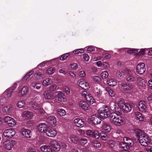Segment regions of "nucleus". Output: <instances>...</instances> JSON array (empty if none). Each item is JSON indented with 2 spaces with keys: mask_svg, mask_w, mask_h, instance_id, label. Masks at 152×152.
Wrapping results in <instances>:
<instances>
[{
  "mask_svg": "<svg viewBox=\"0 0 152 152\" xmlns=\"http://www.w3.org/2000/svg\"><path fill=\"white\" fill-rule=\"evenodd\" d=\"M40 149L43 152H53L51 145H43L40 147Z\"/></svg>",
  "mask_w": 152,
  "mask_h": 152,
  "instance_id": "nucleus-24",
  "label": "nucleus"
},
{
  "mask_svg": "<svg viewBox=\"0 0 152 152\" xmlns=\"http://www.w3.org/2000/svg\"><path fill=\"white\" fill-rule=\"evenodd\" d=\"M138 108L140 111L146 112L147 111V107L145 102L143 100L140 101L138 104Z\"/></svg>",
  "mask_w": 152,
  "mask_h": 152,
  "instance_id": "nucleus-17",
  "label": "nucleus"
},
{
  "mask_svg": "<svg viewBox=\"0 0 152 152\" xmlns=\"http://www.w3.org/2000/svg\"><path fill=\"white\" fill-rule=\"evenodd\" d=\"M148 139H149V137L146 135L142 138H140L138 140L142 145L147 146H148Z\"/></svg>",
  "mask_w": 152,
  "mask_h": 152,
  "instance_id": "nucleus-21",
  "label": "nucleus"
},
{
  "mask_svg": "<svg viewBox=\"0 0 152 152\" xmlns=\"http://www.w3.org/2000/svg\"><path fill=\"white\" fill-rule=\"evenodd\" d=\"M115 106L114 107L115 111L119 114H121L123 113H128L131 110V105L128 103H126L124 99H119L115 103Z\"/></svg>",
  "mask_w": 152,
  "mask_h": 152,
  "instance_id": "nucleus-1",
  "label": "nucleus"
},
{
  "mask_svg": "<svg viewBox=\"0 0 152 152\" xmlns=\"http://www.w3.org/2000/svg\"><path fill=\"white\" fill-rule=\"evenodd\" d=\"M109 74L107 72L104 71L102 72L101 74V76L103 78L105 79L107 77Z\"/></svg>",
  "mask_w": 152,
  "mask_h": 152,
  "instance_id": "nucleus-49",
  "label": "nucleus"
},
{
  "mask_svg": "<svg viewBox=\"0 0 152 152\" xmlns=\"http://www.w3.org/2000/svg\"><path fill=\"white\" fill-rule=\"evenodd\" d=\"M43 95L46 99L53 100L54 98L53 94L49 90L45 91Z\"/></svg>",
  "mask_w": 152,
  "mask_h": 152,
  "instance_id": "nucleus-18",
  "label": "nucleus"
},
{
  "mask_svg": "<svg viewBox=\"0 0 152 152\" xmlns=\"http://www.w3.org/2000/svg\"><path fill=\"white\" fill-rule=\"evenodd\" d=\"M52 82V80L51 78H47L43 80L42 84L43 86L46 87L50 85Z\"/></svg>",
  "mask_w": 152,
  "mask_h": 152,
  "instance_id": "nucleus-31",
  "label": "nucleus"
},
{
  "mask_svg": "<svg viewBox=\"0 0 152 152\" xmlns=\"http://www.w3.org/2000/svg\"><path fill=\"white\" fill-rule=\"evenodd\" d=\"M88 123L91 125H95L100 124L101 119L96 115H92L90 118L88 120Z\"/></svg>",
  "mask_w": 152,
  "mask_h": 152,
  "instance_id": "nucleus-5",
  "label": "nucleus"
},
{
  "mask_svg": "<svg viewBox=\"0 0 152 152\" xmlns=\"http://www.w3.org/2000/svg\"><path fill=\"white\" fill-rule=\"evenodd\" d=\"M6 97L3 96V94L0 96V102L3 103L5 102Z\"/></svg>",
  "mask_w": 152,
  "mask_h": 152,
  "instance_id": "nucleus-61",
  "label": "nucleus"
},
{
  "mask_svg": "<svg viewBox=\"0 0 152 152\" xmlns=\"http://www.w3.org/2000/svg\"><path fill=\"white\" fill-rule=\"evenodd\" d=\"M49 126L45 123L39 124L38 126L39 131L41 132L45 133Z\"/></svg>",
  "mask_w": 152,
  "mask_h": 152,
  "instance_id": "nucleus-20",
  "label": "nucleus"
},
{
  "mask_svg": "<svg viewBox=\"0 0 152 152\" xmlns=\"http://www.w3.org/2000/svg\"><path fill=\"white\" fill-rule=\"evenodd\" d=\"M91 143L94 147L97 148L101 146V144L97 141L93 140L91 141Z\"/></svg>",
  "mask_w": 152,
  "mask_h": 152,
  "instance_id": "nucleus-37",
  "label": "nucleus"
},
{
  "mask_svg": "<svg viewBox=\"0 0 152 152\" xmlns=\"http://www.w3.org/2000/svg\"><path fill=\"white\" fill-rule=\"evenodd\" d=\"M120 85L121 88L124 91L131 92L133 91L134 88L132 85L131 84L121 82Z\"/></svg>",
  "mask_w": 152,
  "mask_h": 152,
  "instance_id": "nucleus-8",
  "label": "nucleus"
},
{
  "mask_svg": "<svg viewBox=\"0 0 152 152\" xmlns=\"http://www.w3.org/2000/svg\"><path fill=\"white\" fill-rule=\"evenodd\" d=\"M79 143L82 145H84L88 142L87 140L85 138H81L79 140Z\"/></svg>",
  "mask_w": 152,
  "mask_h": 152,
  "instance_id": "nucleus-48",
  "label": "nucleus"
},
{
  "mask_svg": "<svg viewBox=\"0 0 152 152\" xmlns=\"http://www.w3.org/2000/svg\"><path fill=\"white\" fill-rule=\"evenodd\" d=\"M129 145H127L126 143L124 142H121L119 144V147L120 148L123 149L124 150H126L129 149Z\"/></svg>",
  "mask_w": 152,
  "mask_h": 152,
  "instance_id": "nucleus-42",
  "label": "nucleus"
},
{
  "mask_svg": "<svg viewBox=\"0 0 152 152\" xmlns=\"http://www.w3.org/2000/svg\"><path fill=\"white\" fill-rule=\"evenodd\" d=\"M28 92V88L26 86H23L18 93V96L20 97L26 96Z\"/></svg>",
  "mask_w": 152,
  "mask_h": 152,
  "instance_id": "nucleus-14",
  "label": "nucleus"
},
{
  "mask_svg": "<svg viewBox=\"0 0 152 152\" xmlns=\"http://www.w3.org/2000/svg\"><path fill=\"white\" fill-rule=\"evenodd\" d=\"M93 79L96 82L98 83H100L101 80V78L99 77L96 76H94L93 77Z\"/></svg>",
  "mask_w": 152,
  "mask_h": 152,
  "instance_id": "nucleus-55",
  "label": "nucleus"
},
{
  "mask_svg": "<svg viewBox=\"0 0 152 152\" xmlns=\"http://www.w3.org/2000/svg\"><path fill=\"white\" fill-rule=\"evenodd\" d=\"M63 90L66 94L69 95L70 94V91L69 87L66 86H64L63 88Z\"/></svg>",
  "mask_w": 152,
  "mask_h": 152,
  "instance_id": "nucleus-52",
  "label": "nucleus"
},
{
  "mask_svg": "<svg viewBox=\"0 0 152 152\" xmlns=\"http://www.w3.org/2000/svg\"><path fill=\"white\" fill-rule=\"evenodd\" d=\"M11 117L8 116H7L5 117L4 118V121L7 123L9 122L11 119Z\"/></svg>",
  "mask_w": 152,
  "mask_h": 152,
  "instance_id": "nucleus-63",
  "label": "nucleus"
},
{
  "mask_svg": "<svg viewBox=\"0 0 152 152\" xmlns=\"http://www.w3.org/2000/svg\"><path fill=\"white\" fill-rule=\"evenodd\" d=\"M25 102L23 100H20L17 103V106L20 108H24L25 107Z\"/></svg>",
  "mask_w": 152,
  "mask_h": 152,
  "instance_id": "nucleus-38",
  "label": "nucleus"
},
{
  "mask_svg": "<svg viewBox=\"0 0 152 152\" xmlns=\"http://www.w3.org/2000/svg\"><path fill=\"white\" fill-rule=\"evenodd\" d=\"M98 113L101 118L104 119L111 115L110 108L106 106H104L99 108L98 110Z\"/></svg>",
  "mask_w": 152,
  "mask_h": 152,
  "instance_id": "nucleus-3",
  "label": "nucleus"
},
{
  "mask_svg": "<svg viewBox=\"0 0 152 152\" xmlns=\"http://www.w3.org/2000/svg\"><path fill=\"white\" fill-rule=\"evenodd\" d=\"M110 119L114 124L118 126L123 125L125 122V120L122 117L115 113L111 114Z\"/></svg>",
  "mask_w": 152,
  "mask_h": 152,
  "instance_id": "nucleus-2",
  "label": "nucleus"
},
{
  "mask_svg": "<svg viewBox=\"0 0 152 152\" xmlns=\"http://www.w3.org/2000/svg\"><path fill=\"white\" fill-rule=\"evenodd\" d=\"M138 51V50L137 49L130 48L127 50V52L128 53H136Z\"/></svg>",
  "mask_w": 152,
  "mask_h": 152,
  "instance_id": "nucleus-56",
  "label": "nucleus"
},
{
  "mask_svg": "<svg viewBox=\"0 0 152 152\" xmlns=\"http://www.w3.org/2000/svg\"><path fill=\"white\" fill-rule=\"evenodd\" d=\"M105 90L110 95L111 97H113L115 96V93L112 90L110 89L109 88L106 87Z\"/></svg>",
  "mask_w": 152,
  "mask_h": 152,
  "instance_id": "nucleus-46",
  "label": "nucleus"
},
{
  "mask_svg": "<svg viewBox=\"0 0 152 152\" xmlns=\"http://www.w3.org/2000/svg\"><path fill=\"white\" fill-rule=\"evenodd\" d=\"M21 133L22 135L25 137L28 138L31 137V133L30 130L27 129H23L21 130Z\"/></svg>",
  "mask_w": 152,
  "mask_h": 152,
  "instance_id": "nucleus-23",
  "label": "nucleus"
},
{
  "mask_svg": "<svg viewBox=\"0 0 152 152\" xmlns=\"http://www.w3.org/2000/svg\"><path fill=\"white\" fill-rule=\"evenodd\" d=\"M34 74L35 78L37 80L42 79L45 76V75L42 72H40L37 69Z\"/></svg>",
  "mask_w": 152,
  "mask_h": 152,
  "instance_id": "nucleus-26",
  "label": "nucleus"
},
{
  "mask_svg": "<svg viewBox=\"0 0 152 152\" xmlns=\"http://www.w3.org/2000/svg\"><path fill=\"white\" fill-rule=\"evenodd\" d=\"M77 84L80 87L85 90L88 89L90 88L88 83L82 80H78Z\"/></svg>",
  "mask_w": 152,
  "mask_h": 152,
  "instance_id": "nucleus-16",
  "label": "nucleus"
},
{
  "mask_svg": "<svg viewBox=\"0 0 152 152\" xmlns=\"http://www.w3.org/2000/svg\"><path fill=\"white\" fill-rule=\"evenodd\" d=\"M86 74L84 71H81L79 72L78 73L79 76L81 77H84L86 75Z\"/></svg>",
  "mask_w": 152,
  "mask_h": 152,
  "instance_id": "nucleus-58",
  "label": "nucleus"
},
{
  "mask_svg": "<svg viewBox=\"0 0 152 152\" xmlns=\"http://www.w3.org/2000/svg\"><path fill=\"white\" fill-rule=\"evenodd\" d=\"M78 66L76 63H73L71 65V67L74 69H76L77 68Z\"/></svg>",
  "mask_w": 152,
  "mask_h": 152,
  "instance_id": "nucleus-64",
  "label": "nucleus"
},
{
  "mask_svg": "<svg viewBox=\"0 0 152 152\" xmlns=\"http://www.w3.org/2000/svg\"><path fill=\"white\" fill-rule=\"evenodd\" d=\"M46 122L50 125L54 126L56 125V118L53 116H50L48 117L46 120Z\"/></svg>",
  "mask_w": 152,
  "mask_h": 152,
  "instance_id": "nucleus-22",
  "label": "nucleus"
},
{
  "mask_svg": "<svg viewBox=\"0 0 152 152\" xmlns=\"http://www.w3.org/2000/svg\"><path fill=\"white\" fill-rule=\"evenodd\" d=\"M12 106L9 105L4 107L2 109V111L5 113L9 114L12 111Z\"/></svg>",
  "mask_w": 152,
  "mask_h": 152,
  "instance_id": "nucleus-30",
  "label": "nucleus"
},
{
  "mask_svg": "<svg viewBox=\"0 0 152 152\" xmlns=\"http://www.w3.org/2000/svg\"><path fill=\"white\" fill-rule=\"evenodd\" d=\"M54 72L55 69L53 67H50L47 70V72L50 75L53 74Z\"/></svg>",
  "mask_w": 152,
  "mask_h": 152,
  "instance_id": "nucleus-53",
  "label": "nucleus"
},
{
  "mask_svg": "<svg viewBox=\"0 0 152 152\" xmlns=\"http://www.w3.org/2000/svg\"><path fill=\"white\" fill-rule=\"evenodd\" d=\"M34 71L31 70L26 75L22 78V80L24 81L26 80L32 75Z\"/></svg>",
  "mask_w": 152,
  "mask_h": 152,
  "instance_id": "nucleus-43",
  "label": "nucleus"
},
{
  "mask_svg": "<svg viewBox=\"0 0 152 152\" xmlns=\"http://www.w3.org/2000/svg\"><path fill=\"white\" fill-rule=\"evenodd\" d=\"M85 99L87 101L91 103H93L94 102L93 97L89 93L87 94Z\"/></svg>",
  "mask_w": 152,
  "mask_h": 152,
  "instance_id": "nucleus-39",
  "label": "nucleus"
},
{
  "mask_svg": "<svg viewBox=\"0 0 152 152\" xmlns=\"http://www.w3.org/2000/svg\"><path fill=\"white\" fill-rule=\"evenodd\" d=\"M40 106L39 104L35 102L32 104V107L34 110H38Z\"/></svg>",
  "mask_w": 152,
  "mask_h": 152,
  "instance_id": "nucleus-45",
  "label": "nucleus"
},
{
  "mask_svg": "<svg viewBox=\"0 0 152 152\" xmlns=\"http://www.w3.org/2000/svg\"><path fill=\"white\" fill-rule=\"evenodd\" d=\"M68 74L70 75L72 77L74 78H76V75L72 71H69L68 72Z\"/></svg>",
  "mask_w": 152,
  "mask_h": 152,
  "instance_id": "nucleus-62",
  "label": "nucleus"
},
{
  "mask_svg": "<svg viewBox=\"0 0 152 152\" xmlns=\"http://www.w3.org/2000/svg\"><path fill=\"white\" fill-rule=\"evenodd\" d=\"M45 133L48 137H54L56 135L57 132L53 129H51L49 127Z\"/></svg>",
  "mask_w": 152,
  "mask_h": 152,
  "instance_id": "nucleus-19",
  "label": "nucleus"
},
{
  "mask_svg": "<svg viewBox=\"0 0 152 152\" xmlns=\"http://www.w3.org/2000/svg\"><path fill=\"white\" fill-rule=\"evenodd\" d=\"M77 105L79 108L84 110H88L90 109L89 104L86 102L81 101L78 102Z\"/></svg>",
  "mask_w": 152,
  "mask_h": 152,
  "instance_id": "nucleus-15",
  "label": "nucleus"
},
{
  "mask_svg": "<svg viewBox=\"0 0 152 152\" xmlns=\"http://www.w3.org/2000/svg\"><path fill=\"white\" fill-rule=\"evenodd\" d=\"M57 94L56 96L59 101L61 102H66V97L65 94L61 91H58L55 93Z\"/></svg>",
  "mask_w": 152,
  "mask_h": 152,
  "instance_id": "nucleus-13",
  "label": "nucleus"
},
{
  "mask_svg": "<svg viewBox=\"0 0 152 152\" xmlns=\"http://www.w3.org/2000/svg\"><path fill=\"white\" fill-rule=\"evenodd\" d=\"M136 80L139 85L143 86L145 84V82L144 81L142 78L139 76H137L136 77Z\"/></svg>",
  "mask_w": 152,
  "mask_h": 152,
  "instance_id": "nucleus-36",
  "label": "nucleus"
},
{
  "mask_svg": "<svg viewBox=\"0 0 152 152\" xmlns=\"http://www.w3.org/2000/svg\"><path fill=\"white\" fill-rule=\"evenodd\" d=\"M69 53H66L62 55L60 58V60L62 61H64L69 56Z\"/></svg>",
  "mask_w": 152,
  "mask_h": 152,
  "instance_id": "nucleus-54",
  "label": "nucleus"
},
{
  "mask_svg": "<svg viewBox=\"0 0 152 152\" xmlns=\"http://www.w3.org/2000/svg\"><path fill=\"white\" fill-rule=\"evenodd\" d=\"M57 114L60 116H64L65 115L66 112L65 110L62 108L58 109L57 110Z\"/></svg>",
  "mask_w": 152,
  "mask_h": 152,
  "instance_id": "nucleus-40",
  "label": "nucleus"
},
{
  "mask_svg": "<svg viewBox=\"0 0 152 152\" xmlns=\"http://www.w3.org/2000/svg\"><path fill=\"white\" fill-rule=\"evenodd\" d=\"M74 123L77 126L80 128L83 127L85 125L84 122L79 118L75 119Z\"/></svg>",
  "mask_w": 152,
  "mask_h": 152,
  "instance_id": "nucleus-25",
  "label": "nucleus"
},
{
  "mask_svg": "<svg viewBox=\"0 0 152 152\" xmlns=\"http://www.w3.org/2000/svg\"><path fill=\"white\" fill-rule=\"evenodd\" d=\"M117 80L113 78H108L107 81V83L109 86H116L117 83Z\"/></svg>",
  "mask_w": 152,
  "mask_h": 152,
  "instance_id": "nucleus-28",
  "label": "nucleus"
},
{
  "mask_svg": "<svg viewBox=\"0 0 152 152\" xmlns=\"http://www.w3.org/2000/svg\"><path fill=\"white\" fill-rule=\"evenodd\" d=\"M124 74L127 75L126 80L128 82H131L136 80V77L134 75L132 72L128 69H125L122 72Z\"/></svg>",
  "mask_w": 152,
  "mask_h": 152,
  "instance_id": "nucleus-4",
  "label": "nucleus"
},
{
  "mask_svg": "<svg viewBox=\"0 0 152 152\" xmlns=\"http://www.w3.org/2000/svg\"><path fill=\"white\" fill-rule=\"evenodd\" d=\"M102 129L106 132H109L111 130L110 126L107 124L104 123L103 124L102 127Z\"/></svg>",
  "mask_w": 152,
  "mask_h": 152,
  "instance_id": "nucleus-34",
  "label": "nucleus"
},
{
  "mask_svg": "<svg viewBox=\"0 0 152 152\" xmlns=\"http://www.w3.org/2000/svg\"><path fill=\"white\" fill-rule=\"evenodd\" d=\"M22 116L27 119L31 118L33 116V113L31 112L25 111L23 113Z\"/></svg>",
  "mask_w": 152,
  "mask_h": 152,
  "instance_id": "nucleus-32",
  "label": "nucleus"
},
{
  "mask_svg": "<svg viewBox=\"0 0 152 152\" xmlns=\"http://www.w3.org/2000/svg\"><path fill=\"white\" fill-rule=\"evenodd\" d=\"M124 70V69L121 71V72L119 70L117 71L115 73L116 77L120 79H121L122 78H123V75H125V74H124V73H122V72Z\"/></svg>",
  "mask_w": 152,
  "mask_h": 152,
  "instance_id": "nucleus-41",
  "label": "nucleus"
},
{
  "mask_svg": "<svg viewBox=\"0 0 152 152\" xmlns=\"http://www.w3.org/2000/svg\"><path fill=\"white\" fill-rule=\"evenodd\" d=\"M15 130L12 129H9L4 130V136L5 137L11 138L15 134Z\"/></svg>",
  "mask_w": 152,
  "mask_h": 152,
  "instance_id": "nucleus-10",
  "label": "nucleus"
},
{
  "mask_svg": "<svg viewBox=\"0 0 152 152\" xmlns=\"http://www.w3.org/2000/svg\"><path fill=\"white\" fill-rule=\"evenodd\" d=\"M99 137L100 136L102 139L104 140H107L108 137L107 134L104 133L103 132H101L100 134H99Z\"/></svg>",
  "mask_w": 152,
  "mask_h": 152,
  "instance_id": "nucleus-44",
  "label": "nucleus"
},
{
  "mask_svg": "<svg viewBox=\"0 0 152 152\" xmlns=\"http://www.w3.org/2000/svg\"><path fill=\"white\" fill-rule=\"evenodd\" d=\"M17 86L16 83H15L10 88L7 89L3 93V96L6 98H10L12 96V93L13 91L16 88Z\"/></svg>",
  "mask_w": 152,
  "mask_h": 152,
  "instance_id": "nucleus-7",
  "label": "nucleus"
},
{
  "mask_svg": "<svg viewBox=\"0 0 152 152\" xmlns=\"http://www.w3.org/2000/svg\"><path fill=\"white\" fill-rule=\"evenodd\" d=\"M134 115L136 119L140 121H142L144 120V118L142 115L139 112H136L134 113Z\"/></svg>",
  "mask_w": 152,
  "mask_h": 152,
  "instance_id": "nucleus-33",
  "label": "nucleus"
},
{
  "mask_svg": "<svg viewBox=\"0 0 152 152\" xmlns=\"http://www.w3.org/2000/svg\"><path fill=\"white\" fill-rule=\"evenodd\" d=\"M50 145L53 148L54 150L56 151H58L61 149L60 143L56 140L51 141L50 142Z\"/></svg>",
  "mask_w": 152,
  "mask_h": 152,
  "instance_id": "nucleus-12",
  "label": "nucleus"
},
{
  "mask_svg": "<svg viewBox=\"0 0 152 152\" xmlns=\"http://www.w3.org/2000/svg\"><path fill=\"white\" fill-rule=\"evenodd\" d=\"M15 144L14 140H8L4 141L3 142L4 147L8 150H10Z\"/></svg>",
  "mask_w": 152,
  "mask_h": 152,
  "instance_id": "nucleus-6",
  "label": "nucleus"
},
{
  "mask_svg": "<svg viewBox=\"0 0 152 152\" xmlns=\"http://www.w3.org/2000/svg\"><path fill=\"white\" fill-rule=\"evenodd\" d=\"M86 134L90 137H93L95 139H98L99 138L98 132L96 131H92L91 130H88L86 131Z\"/></svg>",
  "mask_w": 152,
  "mask_h": 152,
  "instance_id": "nucleus-11",
  "label": "nucleus"
},
{
  "mask_svg": "<svg viewBox=\"0 0 152 152\" xmlns=\"http://www.w3.org/2000/svg\"><path fill=\"white\" fill-rule=\"evenodd\" d=\"M7 124L9 126H13L15 124L16 122L15 120L13 118H11V119L9 121V122Z\"/></svg>",
  "mask_w": 152,
  "mask_h": 152,
  "instance_id": "nucleus-50",
  "label": "nucleus"
},
{
  "mask_svg": "<svg viewBox=\"0 0 152 152\" xmlns=\"http://www.w3.org/2000/svg\"><path fill=\"white\" fill-rule=\"evenodd\" d=\"M88 94V93H87L86 91H82L81 92V94L83 98H84L85 99L87 95Z\"/></svg>",
  "mask_w": 152,
  "mask_h": 152,
  "instance_id": "nucleus-59",
  "label": "nucleus"
},
{
  "mask_svg": "<svg viewBox=\"0 0 152 152\" xmlns=\"http://www.w3.org/2000/svg\"><path fill=\"white\" fill-rule=\"evenodd\" d=\"M84 50L82 49H77L73 51V53L74 54H78L82 53L84 52Z\"/></svg>",
  "mask_w": 152,
  "mask_h": 152,
  "instance_id": "nucleus-51",
  "label": "nucleus"
},
{
  "mask_svg": "<svg viewBox=\"0 0 152 152\" xmlns=\"http://www.w3.org/2000/svg\"><path fill=\"white\" fill-rule=\"evenodd\" d=\"M145 64L144 63H139L137 66L136 72L140 75L144 74L145 72Z\"/></svg>",
  "mask_w": 152,
  "mask_h": 152,
  "instance_id": "nucleus-9",
  "label": "nucleus"
},
{
  "mask_svg": "<svg viewBox=\"0 0 152 152\" xmlns=\"http://www.w3.org/2000/svg\"><path fill=\"white\" fill-rule=\"evenodd\" d=\"M125 140L126 142H125L126 143L127 145H129V148L130 146H132V141L131 139L127 137H125V139H124V141Z\"/></svg>",
  "mask_w": 152,
  "mask_h": 152,
  "instance_id": "nucleus-47",
  "label": "nucleus"
},
{
  "mask_svg": "<svg viewBox=\"0 0 152 152\" xmlns=\"http://www.w3.org/2000/svg\"><path fill=\"white\" fill-rule=\"evenodd\" d=\"M136 135L138 138V140L140 138H142L143 137L146 135L144 132L140 129H137L135 131Z\"/></svg>",
  "mask_w": 152,
  "mask_h": 152,
  "instance_id": "nucleus-27",
  "label": "nucleus"
},
{
  "mask_svg": "<svg viewBox=\"0 0 152 152\" xmlns=\"http://www.w3.org/2000/svg\"><path fill=\"white\" fill-rule=\"evenodd\" d=\"M57 88V85L55 84H53L49 87L50 91H54Z\"/></svg>",
  "mask_w": 152,
  "mask_h": 152,
  "instance_id": "nucleus-57",
  "label": "nucleus"
},
{
  "mask_svg": "<svg viewBox=\"0 0 152 152\" xmlns=\"http://www.w3.org/2000/svg\"><path fill=\"white\" fill-rule=\"evenodd\" d=\"M94 94L95 96L97 98H100L102 95V92L100 89L97 87L94 88Z\"/></svg>",
  "mask_w": 152,
  "mask_h": 152,
  "instance_id": "nucleus-29",
  "label": "nucleus"
},
{
  "mask_svg": "<svg viewBox=\"0 0 152 152\" xmlns=\"http://www.w3.org/2000/svg\"><path fill=\"white\" fill-rule=\"evenodd\" d=\"M107 143L111 147H114L115 145V142L112 140L108 141Z\"/></svg>",
  "mask_w": 152,
  "mask_h": 152,
  "instance_id": "nucleus-60",
  "label": "nucleus"
},
{
  "mask_svg": "<svg viewBox=\"0 0 152 152\" xmlns=\"http://www.w3.org/2000/svg\"><path fill=\"white\" fill-rule=\"evenodd\" d=\"M69 137L72 143H76L79 141L78 138L76 135L71 134Z\"/></svg>",
  "mask_w": 152,
  "mask_h": 152,
  "instance_id": "nucleus-35",
  "label": "nucleus"
}]
</instances>
